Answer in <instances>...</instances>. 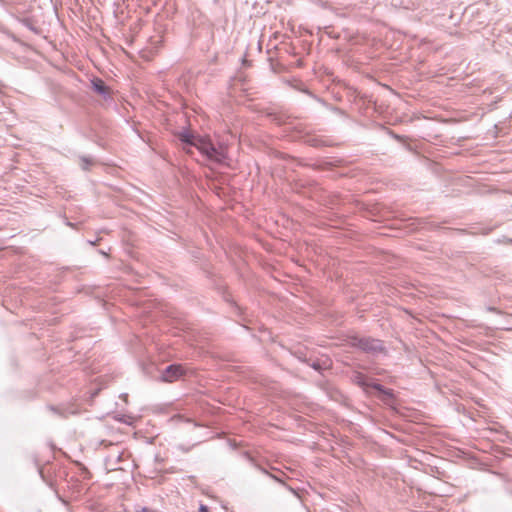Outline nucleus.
Here are the masks:
<instances>
[{
  "label": "nucleus",
  "instance_id": "f257e3e1",
  "mask_svg": "<svg viewBox=\"0 0 512 512\" xmlns=\"http://www.w3.org/2000/svg\"><path fill=\"white\" fill-rule=\"evenodd\" d=\"M181 140L190 146L196 147L208 159L220 164L225 163L226 151L222 147L217 148L209 139L189 133H182Z\"/></svg>",
  "mask_w": 512,
  "mask_h": 512
},
{
  "label": "nucleus",
  "instance_id": "f03ea898",
  "mask_svg": "<svg viewBox=\"0 0 512 512\" xmlns=\"http://www.w3.org/2000/svg\"><path fill=\"white\" fill-rule=\"evenodd\" d=\"M352 344L360 349L370 352L377 353L383 351V345L380 340L371 338H354Z\"/></svg>",
  "mask_w": 512,
  "mask_h": 512
},
{
  "label": "nucleus",
  "instance_id": "7ed1b4c3",
  "mask_svg": "<svg viewBox=\"0 0 512 512\" xmlns=\"http://www.w3.org/2000/svg\"><path fill=\"white\" fill-rule=\"evenodd\" d=\"M184 369L181 365H170L162 373V380L166 382H173L181 377Z\"/></svg>",
  "mask_w": 512,
  "mask_h": 512
},
{
  "label": "nucleus",
  "instance_id": "20e7f679",
  "mask_svg": "<svg viewBox=\"0 0 512 512\" xmlns=\"http://www.w3.org/2000/svg\"><path fill=\"white\" fill-rule=\"evenodd\" d=\"M93 87H94L95 91L98 92L99 94H102L104 96L108 94V90H109L108 87L100 79L93 81Z\"/></svg>",
  "mask_w": 512,
  "mask_h": 512
},
{
  "label": "nucleus",
  "instance_id": "39448f33",
  "mask_svg": "<svg viewBox=\"0 0 512 512\" xmlns=\"http://www.w3.org/2000/svg\"><path fill=\"white\" fill-rule=\"evenodd\" d=\"M136 512H155V511L143 507V508L137 509Z\"/></svg>",
  "mask_w": 512,
  "mask_h": 512
},
{
  "label": "nucleus",
  "instance_id": "423d86ee",
  "mask_svg": "<svg viewBox=\"0 0 512 512\" xmlns=\"http://www.w3.org/2000/svg\"><path fill=\"white\" fill-rule=\"evenodd\" d=\"M199 512H208V508L204 505H202L199 509Z\"/></svg>",
  "mask_w": 512,
  "mask_h": 512
},
{
  "label": "nucleus",
  "instance_id": "0eeeda50",
  "mask_svg": "<svg viewBox=\"0 0 512 512\" xmlns=\"http://www.w3.org/2000/svg\"><path fill=\"white\" fill-rule=\"evenodd\" d=\"M373 388H374V389H376V390H378V391L383 392V390H382L381 386H380V385H378V384L373 385Z\"/></svg>",
  "mask_w": 512,
  "mask_h": 512
},
{
  "label": "nucleus",
  "instance_id": "6e6552de",
  "mask_svg": "<svg viewBox=\"0 0 512 512\" xmlns=\"http://www.w3.org/2000/svg\"><path fill=\"white\" fill-rule=\"evenodd\" d=\"M360 383H361V385H368V384H367L366 382H364V381H363V382H360Z\"/></svg>",
  "mask_w": 512,
  "mask_h": 512
}]
</instances>
